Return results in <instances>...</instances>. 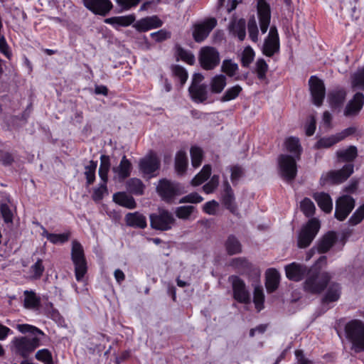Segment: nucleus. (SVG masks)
<instances>
[{
	"mask_svg": "<svg viewBox=\"0 0 364 364\" xmlns=\"http://www.w3.org/2000/svg\"><path fill=\"white\" fill-rule=\"evenodd\" d=\"M16 328L21 333L31 334L30 336L15 337L11 342V351L26 358L41 346V341L45 333L38 328L27 323L17 324Z\"/></svg>",
	"mask_w": 364,
	"mask_h": 364,
	"instance_id": "f257e3e1",
	"label": "nucleus"
},
{
	"mask_svg": "<svg viewBox=\"0 0 364 364\" xmlns=\"http://www.w3.org/2000/svg\"><path fill=\"white\" fill-rule=\"evenodd\" d=\"M345 333L353 351L356 353L364 351V322L359 319L348 321L345 326Z\"/></svg>",
	"mask_w": 364,
	"mask_h": 364,
	"instance_id": "f03ea898",
	"label": "nucleus"
},
{
	"mask_svg": "<svg viewBox=\"0 0 364 364\" xmlns=\"http://www.w3.org/2000/svg\"><path fill=\"white\" fill-rule=\"evenodd\" d=\"M330 279L331 276L328 272H317L311 269L308 272L304 289L311 294H319L326 287Z\"/></svg>",
	"mask_w": 364,
	"mask_h": 364,
	"instance_id": "7ed1b4c3",
	"label": "nucleus"
},
{
	"mask_svg": "<svg viewBox=\"0 0 364 364\" xmlns=\"http://www.w3.org/2000/svg\"><path fill=\"white\" fill-rule=\"evenodd\" d=\"M71 259L75 266L76 280L80 282L87 273V266L83 247L81 244L76 240L72 242Z\"/></svg>",
	"mask_w": 364,
	"mask_h": 364,
	"instance_id": "20e7f679",
	"label": "nucleus"
},
{
	"mask_svg": "<svg viewBox=\"0 0 364 364\" xmlns=\"http://www.w3.org/2000/svg\"><path fill=\"white\" fill-rule=\"evenodd\" d=\"M156 191L161 198L166 202H171L176 196L184 193L183 188L179 183L166 178L161 179L159 181Z\"/></svg>",
	"mask_w": 364,
	"mask_h": 364,
	"instance_id": "39448f33",
	"label": "nucleus"
},
{
	"mask_svg": "<svg viewBox=\"0 0 364 364\" xmlns=\"http://www.w3.org/2000/svg\"><path fill=\"white\" fill-rule=\"evenodd\" d=\"M298 159L288 154H282L278 158L279 173L287 182L292 181L297 173L296 160Z\"/></svg>",
	"mask_w": 364,
	"mask_h": 364,
	"instance_id": "423d86ee",
	"label": "nucleus"
},
{
	"mask_svg": "<svg viewBox=\"0 0 364 364\" xmlns=\"http://www.w3.org/2000/svg\"><path fill=\"white\" fill-rule=\"evenodd\" d=\"M320 229L317 219H311L301 230L298 235L297 245L300 248L307 247L313 241Z\"/></svg>",
	"mask_w": 364,
	"mask_h": 364,
	"instance_id": "0eeeda50",
	"label": "nucleus"
},
{
	"mask_svg": "<svg viewBox=\"0 0 364 364\" xmlns=\"http://www.w3.org/2000/svg\"><path fill=\"white\" fill-rule=\"evenodd\" d=\"M353 173V165H345L341 170L330 171L321 175L320 184H337L345 181Z\"/></svg>",
	"mask_w": 364,
	"mask_h": 364,
	"instance_id": "6e6552de",
	"label": "nucleus"
},
{
	"mask_svg": "<svg viewBox=\"0 0 364 364\" xmlns=\"http://www.w3.org/2000/svg\"><path fill=\"white\" fill-rule=\"evenodd\" d=\"M198 60L203 69L213 70L220 63L219 52L213 47L204 46L199 51Z\"/></svg>",
	"mask_w": 364,
	"mask_h": 364,
	"instance_id": "1a4fd4ad",
	"label": "nucleus"
},
{
	"mask_svg": "<svg viewBox=\"0 0 364 364\" xmlns=\"http://www.w3.org/2000/svg\"><path fill=\"white\" fill-rule=\"evenodd\" d=\"M139 167L144 176L152 178L160 168V159L155 153L151 152L139 161Z\"/></svg>",
	"mask_w": 364,
	"mask_h": 364,
	"instance_id": "9d476101",
	"label": "nucleus"
},
{
	"mask_svg": "<svg viewBox=\"0 0 364 364\" xmlns=\"http://www.w3.org/2000/svg\"><path fill=\"white\" fill-rule=\"evenodd\" d=\"M279 38L276 26H272L267 37L264 40L262 52L268 57L273 56L279 51Z\"/></svg>",
	"mask_w": 364,
	"mask_h": 364,
	"instance_id": "9b49d317",
	"label": "nucleus"
},
{
	"mask_svg": "<svg viewBox=\"0 0 364 364\" xmlns=\"http://www.w3.org/2000/svg\"><path fill=\"white\" fill-rule=\"evenodd\" d=\"M217 21L215 18H208L196 23L193 30L194 40L198 43L203 41L215 27Z\"/></svg>",
	"mask_w": 364,
	"mask_h": 364,
	"instance_id": "f8f14e48",
	"label": "nucleus"
},
{
	"mask_svg": "<svg viewBox=\"0 0 364 364\" xmlns=\"http://www.w3.org/2000/svg\"><path fill=\"white\" fill-rule=\"evenodd\" d=\"M229 281L232 283L234 299L240 303H249L250 296L245 282L237 276L234 275L229 277Z\"/></svg>",
	"mask_w": 364,
	"mask_h": 364,
	"instance_id": "ddd939ff",
	"label": "nucleus"
},
{
	"mask_svg": "<svg viewBox=\"0 0 364 364\" xmlns=\"http://www.w3.org/2000/svg\"><path fill=\"white\" fill-rule=\"evenodd\" d=\"M150 220L152 228L160 230L171 229L175 221L173 215L167 210H162L159 215H151Z\"/></svg>",
	"mask_w": 364,
	"mask_h": 364,
	"instance_id": "4468645a",
	"label": "nucleus"
},
{
	"mask_svg": "<svg viewBox=\"0 0 364 364\" xmlns=\"http://www.w3.org/2000/svg\"><path fill=\"white\" fill-rule=\"evenodd\" d=\"M310 92L313 103L320 107L323 101L326 89L323 81L315 76H311L309 80Z\"/></svg>",
	"mask_w": 364,
	"mask_h": 364,
	"instance_id": "2eb2a0df",
	"label": "nucleus"
},
{
	"mask_svg": "<svg viewBox=\"0 0 364 364\" xmlns=\"http://www.w3.org/2000/svg\"><path fill=\"white\" fill-rule=\"evenodd\" d=\"M355 206L354 199L349 196L340 197L336 204L335 217L342 221L346 218Z\"/></svg>",
	"mask_w": 364,
	"mask_h": 364,
	"instance_id": "dca6fc26",
	"label": "nucleus"
},
{
	"mask_svg": "<svg viewBox=\"0 0 364 364\" xmlns=\"http://www.w3.org/2000/svg\"><path fill=\"white\" fill-rule=\"evenodd\" d=\"M132 164L131 161L124 155L119 165L113 166L112 171L114 173L113 180L122 182L127 178L132 173Z\"/></svg>",
	"mask_w": 364,
	"mask_h": 364,
	"instance_id": "f3484780",
	"label": "nucleus"
},
{
	"mask_svg": "<svg viewBox=\"0 0 364 364\" xmlns=\"http://www.w3.org/2000/svg\"><path fill=\"white\" fill-rule=\"evenodd\" d=\"M257 1L260 30L262 33H265L267 31L270 23V7L265 0H257Z\"/></svg>",
	"mask_w": 364,
	"mask_h": 364,
	"instance_id": "a211bd4d",
	"label": "nucleus"
},
{
	"mask_svg": "<svg viewBox=\"0 0 364 364\" xmlns=\"http://www.w3.org/2000/svg\"><path fill=\"white\" fill-rule=\"evenodd\" d=\"M83 4L92 13L101 16L107 15L112 8L109 0H84Z\"/></svg>",
	"mask_w": 364,
	"mask_h": 364,
	"instance_id": "6ab92c4d",
	"label": "nucleus"
},
{
	"mask_svg": "<svg viewBox=\"0 0 364 364\" xmlns=\"http://www.w3.org/2000/svg\"><path fill=\"white\" fill-rule=\"evenodd\" d=\"M337 240L334 232H328L318 242L316 248H312L306 255V259H310L316 249L318 253H325L330 250Z\"/></svg>",
	"mask_w": 364,
	"mask_h": 364,
	"instance_id": "aec40b11",
	"label": "nucleus"
},
{
	"mask_svg": "<svg viewBox=\"0 0 364 364\" xmlns=\"http://www.w3.org/2000/svg\"><path fill=\"white\" fill-rule=\"evenodd\" d=\"M284 269L287 277L289 280L294 282L302 280L307 272H309L305 265L296 262H292L285 266Z\"/></svg>",
	"mask_w": 364,
	"mask_h": 364,
	"instance_id": "412c9836",
	"label": "nucleus"
},
{
	"mask_svg": "<svg viewBox=\"0 0 364 364\" xmlns=\"http://www.w3.org/2000/svg\"><path fill=\"white\" fill-rule=\"evenodd\" d=\"M364 105V95L361 92H357L353 98L349 101L344 109L346 117L357 115Z\"/></svg>",
	"mask_w": 364,
	"mask_h": 364,
	"instance_id": "4be33fe9",
	"label": "nucleus"
},
{
	"mask_svg": "<svg viewBox=\"0 0 364 364\" xmlns=\"http://www.w3.org/2000/svg\"><path fill=\"white\" fill-rule=\"evenodd\" d=\"M163 22L156 16H149L138 21L134 27L139 31H147L161 26Z\"/></svg>",
	"mask_w": 364,
	"mask_h": 364,
	"instance_id": "5701e85b",
	"label": "nucleus"
},
{
	"mask_svg": "<svg viewBox=\"0 0 364 364\" xmlns=\"http://www.w3.org/2000/svg\"><path fill=\"white\" fill-rule=\"evenodd\" d=\"M346 93L343 90H333L328 94V100L333 109H340L346 99Z\"/></svg>",
	"mask_w": 364,
	"mask_h": 364,
	"instance_id": "b1692460",
	"label": "nucleus"
},
{
	"mask_svg": "<svg viewBox=\"0 0 364 364\" xmlns=\"http://www.w3.org/2000/svg\"><path fill=\"white\" fill-rule=\"evenodd\" d=\"M280 275L275 269H269L266 272V288L269 292L274 291L279 285Z\"/></svg>",
	"mask_w": 364,
	"mask_h": 364,
	"instance_id": "393cba45",
	"label": "nucleus"
},
{
	"mask_svg": "<svg viewBox=\"0 0 364 364\" xmlns=\"http://www.w3.org/2000/svg\"><path fill=\"white\" fill-rule=\"evenodd\" d=\"M189 93L193 101L196 102H203L207 100L208 92L205 85H191Z\"/></svg>",
	"mask_w": 364,
	"mask_h": 364,
	"instance_id": "a878e982",
	"label": "nucleus"
},
{
	"mask_svg": "<svg viewBox=\"0 0 364 364\" xmlns=\"http://www.w3.org/2000/svg\"><path fill=\"white\" fill-rule=\"evenodd\" d=\"M314 198L319 208L326 213H330L333 209V203L330 196L326 193H316Z\"/></svg>",
	"mask_w": 364,
	"mask_h": 364,
	"instance_id": "bb28decb",
	"label": "nucleus"
},
{
	"mask_svg": "<svg viewBox=\"0 0 364 364\" xmlns=\"http://www.w3.org/2000/svg\"><path fill=\"white\" fill-rule=\"evenodd\" d=\"M127 225L144 229L146 227V219L142 214L135 212L126 215Z\"/></svg>",
	"mask_w": 364,
	"mask_h": 364,
	"instance_id": "cd10ccee",
	"label": "nucleus"
},
{
	"mask_svg": "<svg viewBox=\"0 0 364 364\" xmlns=\"http://www.w3.org/2000/svg\"><path fill=\"white\" fill-rule=\"evenodd\" d=\"M246 22L244 19L233 20L230 25V31L238 38L240 41H243L246 36L245 31Z\"/></svg>",
	"mask_w": 364,
	"mask_h": 364,
	"instance_id": "c85d7f7f",
	"label": "nucleus"
},
{
	"mask_svg": "<svg viewBox=\"0 0 364 364\" xmlns=\"http://www.w3.org/2000/svg\"><path fill=\"white\" fill-rule=\"evenodd\" d=\"M113 200L124 207L133 209L136 207V202L134 198L124 192H118L113 195Z\"/></svg>",
	"mask_w": 364,
	"mask_h": 364,
	"instance_id": "c756f323",
	"label": "nucleus"
},
{
	"mask_svg": "<svg viewBox=\"0 0 364 364\" xmlns=\"http://www.w3.org/2000/svg\"><path fill=\"white\" fill-rule=\"evenodd\" d=\"M188 164L186 152L183 150L178 151L175 157V169L177 173L183 175L186 171Z\"/></svg>",
	"mask_w": 364,
	"mask_h": 364,
	"instance_id": "7c9ffc66",
	"label": "nucleus"
},
{
	"mask_svg": "<svg viewBox=\"0 0 364 364\" xmlns=\"http://www.w3.org/2000/svg\"><path fill=\"white\" fill-rule=\"evenodd\" d=\"M230 266L242 274H249L252 269V264L242 257L233 259L230 262Z\"/></svg>",
	"mask_w": 364,
	"mask_h": 364,
	"instance_id": "2f4dec72",
	"label": "nucleus"
},
{
	"mask_svg": "<svg viewBox=\"0 0 364 364\" xmlns=\"http://www.w3.org/2000/svg\"><path fill=\"white\" fill-rule=\"evenodd\" d=\"M341 296V286L337 283H332L328 288L323 298V303L328 304L336 301Z\"/></svg>",
	"mask_w": 364,
	"mask_h": 364,
	"instance_id": "473e14b6",
	"label": "nucleus"
},
{
	"mask_svg": "<svg viewBox=\"0 0 364 364\" xmlns=\"http://www.w3.org/2000/svg\"><path fill=\"white\" fill-rule=\"evenodd\" d=\"M41 299L33 291H24V306L29 309H38L40 306Z\"/></svg>",
	"mask_w": 364,
	"mask_h": 364,
	"instance_id": "72a5a7b5",
	"label": "nucleus"
},
{
	"mask_svg": "<svg viewBox=\"0 0 364 364\" xmlns=\"http://www.w3.org/2000/svg\"><path fill=\"white\" fill-rule=\"evenodd\" d=\"M135 18L133 16H115L112 18H108L105 20V22L111 24L114 27L117 26H128L131 25Z\"/></svg>",
	"mask_w": 364,
	"mask_h": 364,
	"instance_id": "f704fd0d",
	"label": "nucleus"
},
{
	"mask_svg": "<svg viewBox=\"0 0 364 364\" xmlns=\"http://www.w3.org/2000/svg\"><path fill=\"white\" fill-rule=\"evenodd\" d=\"M227 84L226 77L222 74L214 76L210 82V90L213 93H220Z\"/></svg>",
	"mask_w": 364,
	"mask_h": 364,
	"instance_id": "c9c22d12",
	"label": "nucleus"
},
{
	"mask_svg": "<svg viewBox=\"0 0 364 364\" xmlns=\"http://www.w3.org/2000/svg\"><path fill=\"white\" fill-rule=\"evenodd\" d=\"M144 184L139 178H132L127 182V189L132 194L141 196L144 193Z\"/></svg>",
	"mask_w": 364,
	"mask_h": 364,
	"instance_id": "e433bc0d",
	"label": "nucleus"
},
{
	"mask_svg": "<svg viewBox=\"0 0 364 364\" xmlns=\"http://www.w3.org/2000/svg\"><path fill=\"white\" fill-rule=\"evenodd\" d=\"M110 169V159L107 155L102 154L100 156V165L99 168V176L102 181H108V173Z\"/></svg>",
	"mask_w": 364,
	"mask_h": 364,
	"instance_id": "4c0bfd02",
	"label": "nucleus"
},
{
	"mask_svg": "<svg viewBox=\"0 0 364 364\" xmlns=\"http://www.w3.org/2000/svg\"><path fill=\"white\" fill-rule=\"evenodd\" d=\"M285 146L287 150L294 155L293 157L299 159L301 152V147L298 138L291 136L287 139Z\"/></svg>",
	"mask_w": 364,
	"mask_h": 364,
	"instance_id": "58836bf2",
	"label": "nucleus"
},
{
	"mask_svg": "<svg viewBox=\"0 0 364 364\" xmlns=\"http://www.w3.org/2000/svg\"><path fill=\"white\" fill-rule=\"evenodd\" d=\"M225 249L227 252L230 255L238 254L242 250L240 242L233 235H230L228 237L225 242Z\"/></svg>",
	"mask_w": 364,
	"mask_h": 364,
	"instance_id": "ea45409f",
	"label": "nucleus"
},
{
	"mask_svg": "<svg viewBox=\"0 0 364 364\" xmlns=\"http://www.w3.org/2000/svg\"><path fill=\"white\" fill-rule=\"evenodd\" d=\"M211 173V167L210 165H205L202 170L191 181L193 186H199L206 181Z\"/></svg>",
	"mask_w": 364,
	"mask_h": 364,
	"instance_id": "a19ab883",
	"label": "nucleus"
},
{
	"mask_svg": "<svg viewBox=\"0 0 364 364\" xmlns=\"http://www.w3.org/2000/svg\"><path fill=\"white\" fill-rule=\"evenodd\" d=\"M190 154L192 166L195 168L200 166L203 159L202 149L197 146H193L191 148Z\"/></svg>",
	"mask_w": 364,
	"mask_h": 364,
	"instance_id": "79ce46f5",
	"label": "nucleus"
},
{
	"mask_svg": "<svg viewBox=\"0 0 364 364\" xmlns=\"http://www.w3.org/2000/svg\"><path fill=\"white\" fill-rule=\"evenodd\" d=\"M223 203L228 209L234 213L235 207L234 205V196L230 186L228 183L225 185V191L223 196Z\"/></svg>",
	"mask_w": 364,
	"mask_h": 364,
	"instance_id": "37998d69",
	"label": "nucleus"
},
{
	"mask_svg": "<svg viewBox=\"0 0 364 364\" xmlns=\"http://www.w3.org/2000/svg\"><path fill=\"white\" fill-rule=\"evenodd\" d=\"M97 166V161H90L89 164L85 167V175L87 180V185L90 186L95 180V171Z\"/></svg>",
	"mask_w": 364,
	"mask_h": 364,
	"instance_id": "c03bdc74",
	"label": "nucleus"
},
{
	"mask_svg": "<svg viewBox=\"0 0 364 364\" xmlns=\"http://www.w3.org/2000/svg\"><path fill=\"white\" fill-rule=\"evenodd\" d=\"M242 91V88L240 85H236L231 87H229L224 93L221 98L222 102H228L237 98L240 92Z\"/></svg>",
	"mask_w": 364,
	"mask_h": 364,
	"instance_id": "a18cd8bd",
	"label": "nucleus"
},
{
	"mask_svg": "<svg viewBox=\"0 0 364 364\" xmlns=\"http://www.w3.org/2000/svg\"><path fill=\"white\" fill-rule=\"evenodd\" d=\"M337 156L343 161H351L357 156V149L355 146H352L345 150L338 151Z\"/></svg>",
	"mask_w": 364,
	"mask_h": 364,
	"instance_id": "49530a36",
	"label": "nucleus"
},
{
	"mask_svg": "<svg viewBox=\"0 0 364 364\" xmlns=\"http://www.w3.org/2000/svg\"><path fill=\"white\" fill-rule=\"evenodd\" d=\"M255 56V51L250 46H247L241 55V63L243 67L247 68L253 61Z\"/></svg>",
	"mask_w": 364,
	"mask_h": 364,
	"instance_id": "de8ad7c7",
	"label": "nucleus"
},
{
	"mask_svg": "<svg viewBox=\"0 0 364 364\" xmlns=\"http://www.w3.org/2000/svg\"><path fill=\"white\" fill-rule=\"evenodd\" d=\"M338 142H339V141L337 138V136L336 134H334L328 137L320 139L315 144V147L316 149L329 148Z\"/></svg>",
	"mask_w": 364,
	"mask_h": 364,
	"instance_id": "09e8293b",
	"label": "nucleus"
},
{
	"mask_svg": "<svg viewBox=\"0 0 364 364\" xmlns=\"http://www.w3.org/2000/svg\"><path fill=\"white\" fill-rule=\"evenodd\" d=\"M221 70L230 77L234 76L237 70L238 65L231 60H224L221 66Z\"/></svg>",
	"mask_w": 364,
	"mask_h": 364,
	"instance_id": "8fccbe9b",
	"label": "nucleus"
},
{
	"mask_svg": "<svg viewBox=\"0 0 364 364\" xmlns=\"http://www.w3.org/2000/svg\"><path fill=\"white\" fill-rule=\"evenodd\" d=\"M253 301L257 311H261L264 307V295L262 287H256L255 288Z\"/></svg>",
	"mask_w": 364,
	"mask_h": 364,
	"instance_id": "3c124183",
	"label": "nucleus"
},
{
	"mask_svg": "<svg viewBox=\"0 0 364 364\" xmlns=\"http://www.w3.org/2000/svg\"><path fill=\"white\" fill-rule=\"evenodd\" d=\"M352 86L354 88L364 90V68L358 70L352 76Z\"/></svg>",
	"mask_w": 364,
	"mask_h": 364,
	"instance_id": "603ef678",
	"label": "nucleus"
},
{
	"mask_svg": "<svg viewBox=\"0 0 364 364\" xmlns=\"http://www.w3.org/2000/svg\"><path fill=\"white\" fill-rule=\"evenodd\" d=\"M267 70L268 65L266 61L262 58L258 59L255 65V72L257 77L261 80H264L266 78V73Z\"/></svg>",
	"mask_w": 364,
	"mask_h": 364,
	"instance_id": "864d4df0",
	"label": "nucleus"
},
{
	"mask_svg": "<svg viewBox=\"0 0 364 364\" xmlns=\"http://www.w3.org/2000/svg\"><path fill=\"white\" fill-rule=\"evenodd\" d=\"M44 272L43 261L38 259L30 268V277L33 279H39Z\"/></svg>",
	"mask_w": 364,
	"mask_h": 364,
	"instance_id": "5fc2aeb1",
	"label": "nucleus"
},
{
	"mask_svg": "<svg viewBox=\"0 0 364 364\" xmlns=\"http://www.w3.org/2000/svg\"><path fill=\"white\" fill-rule=\"evenodd\" d=\"M301 211L306 217L312 216L314 214L315 205L308 198H305L300 203Z\"/></svg>",
	"mask_w": 364,
	"mask_h": 364,
	"instance_id": "6e6d98bb",
	"label": "nucleus"
},
{
	"mask_svg": "<svg viewBox=\"0 0 364 364\" xmlns=\"http://www.w3.org/2000/svg\"><path fill=\"white\" fill-rule=\"evenodd\" d=\"M36 358L44 364H53V356L51 352L46 348L38 350L35 355Z\"/></svg>",
	"mask_w": 364,
	"mask_h": 364,
	"instance_id": "4d7b16f0",
	"label": "nucleus"
},
{
	"mask_svg": "<svg viewBox=\"0 0 364 364\" xmlns=\"http://www.w3.org/2000/svg\"><path fill=\"white\" fill-rule=\"evenodd\" d=\"M107 193V182L102 181L97 188H94L92 198L93 200L98 202L101 200L105 194Z\"/></svg>",
	"mask_w": 364,
	"mask_h": 364,
	"instance_id": "13d9d810",
	"label": "nucleus"
},
{
	"mask_svg": "<svg viewBox=\"0 0 364 364\" xmlns=\"http://www.w3.org/2000/svg\"><path fill=\"white\" fill-rule=\"evenodd\" d=\"M250 38L255 43L258 41V28L255 18L250 19L247 23Z\"/></svg>",
	"mask_w": 364,
	"mask_h": 364,
	"instance_id": "bf43d9fd",
	"label": "nucleus"
},
{
	"mask_svg": "<svg viewBox=\"0 0 364 364\" xmlns=\"http://www.w3.org/2000/svg\"><path fill=\"white\" fill-rule=\"evenodd\" d=\"M364 219V203L361 205L350 218L348 223L350 225H355Z\"/></svg>",
	"mask_w": 364,
	"mask_h": 364,
	"instance_id": "052dcab7",
	"label": "nucleus"
},
{
	"mask_svg": "<svg viewBox=\"0 0 364 364\" xmlns=\"http://www.w3.org/2000/svg\"><path fill=\"white\" fill-rule=\"evenodd\" d=\"M172 73L173 75L178 78L181 85H183L187 79H188V73L187 71L180 65H173L172 67Z\"/></svg>",
	"mask_w": 364,
	"mask_h": 364,
	"instance_id": "680f3d73",
	"label": "nucleus"
},
{
	"mask_svg": "<svg viewBox=\"0 0 364 364\" xmlns=\"http://www.w3.org/2000/svg\"><path fill=\"white\" fill-rule=\"evenodd\" d=\"M195 207L193 205L181 206L176 208V216L181 219H187L194 211Z\"/></svg>",
	"mask_w": 364,
	"mask_h": 364,
	"instance_id": "e2e57ef3",
	"label": "nucleus"
},
{
	"mask_svg": "<svg viewBox=\"0 0 364 364\" xmlns=\"http://www.w3.org/2000/svg\"><path fill=\"white\" fill-rule=\"evenodd\" d=\"M50 239V242L54 245H58V244H63L66 242L70 237V232H66L62 234H54L53 233L52 235H49Z\"/></svg>",
	"mask_w": 364,
	"mask_h": 364,
	"instance_id": "0e129e2a",
	"label": "nucleus"
},
{
	"mask_svg": "<svg viewBox=\"0 0 364 364\" xmlns=\"http://www.w3.org/2000/svg\"><path fill=\"white\" fill-rule=\"evenodd\" d=\"M178 57L189 65H193L195 63V56L190 51L180 48L178 50Z\"/></svg>",
	"mask_w": 364,
	"mask_h": 364,
	"instance_id": "69168bd1",
	"label": "nucleus"
},
{
	"mask_svg": "<svg viewBox=\"0 0 364 364\" xmlns=\"http://www.w3.org/2000/svg\"><path fill=\"white\" fill-rule=\"evenodd\" d=\"M203 198L197 193H191L184 197H183L179 203H200Z\"/></svg>",
	"mask_w": 364,
	"mask_h": 364,
	"instance_id": "338daca9",
	"label": "nucleus"
},
{
	"mask_svg": "<svg viewBox=\"0 0 364 364\" xmlns=\"http://www.w3.org/2000/svg\"><path fill=\"white\" fill-rule=\"evenodd\" d=\"M117 4L123 10H129L132 7L136 6L140 0H116Z\"/></svg>",
	"mask_w": 364,
	"mask_h": 364,
	"instance_id": "774afa93",
	"label": "nucleus"
}]
</instances>
